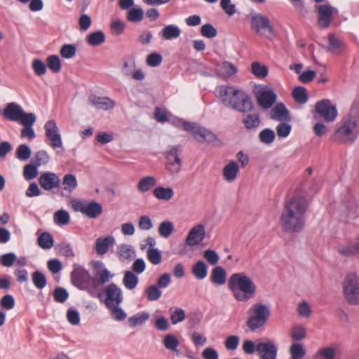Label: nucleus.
<instances>
[{"label":"nucleus","instance_id":"nucleus-32","mask_svg":"<svg viewBox=\"0 0 359 359\" xmlns=\"http://www.w3.org/2000/svg\"><path fill=\"white\" fill-rule=\"evenodd\" d=\"M86 40L89 45L97 46L104 43L105 34L102 31H96L88 34Z\"/></svg>","mask_w":359,"mask_h":359},{"label":"nucleus","instance_id":"nucleus-53","mask_svg":"<svg viewBox=\"0 0 359 359\" xmlns=\"http://www.w3.org/2000/svg\"><path fill=\"white\" fill-rule=\"evenodd\" d=\"M145 293L147 294V299L151 302L158 300L162 294L158 287L154 285L149 286L145 290Z\"/></svg>","mask_w":359,"mask_h":359},{"label":"nucleus","instance_id":"nucleus-47","mask_svg":"<svg viewBox=\"0 0 359 359\" xmlns=\"http://www.w3.org/2000/svg\"><path fill=\"white\" fill-rule=\"evenodd\" d=\"M144 17L143 10L140 8H132L127 14V20L131 22H141Z\"/></svg>","mask_w":359,"mask_h":359},{"label":"nucleus","instance_id":"nucleus-3","mask_svg":"<svg viewBox=\"0 0 359 359\" xmlns=\"http://www.w3.org/2000/svg\"><path fill=\"white\" fill-rule=\"evenodd\" d=\"M228 287L233 297L241 302H247L253 298L257 290L252 279L245 273L232 274L228 281Z\"/></svg>","mask_w":359,"mask_h":359},{"label":"nucleus","instance_id":"nucleus-15","mask_svg":"<svg viewBox=\"0 0 359 359\" xmlns=\"http://www.w3.org/2000/svg\"><path fill=\"white\" fill-rule=\"evenodd\" d=\"M205 236V226L201 224H198L190 229L186 238L185 243L188 246H196L203 241Z\"/></svg>","mask_w":359,"mask_h":359},{"label":"nucleus","instance_id":"nucleus-30","mask_svg":"<svg viewBox=\"0 0 359 359\" xmlns=\"http://www.w3.org/2000/svg\"><path fill=\"white\" fill-rule=\"evenodd\" d=\"M156 184V180L152 176L142 177L137 183V188L139 191L144 193L149 191Z\"/></svg>","mask_w":359,"mask_h":359},{"label":"nucleus","instance_id":"nucleus-31","mask_svg":"<svg viewBox=\"0 0 359 359\" xmlns=\"http://www.w3.org/2000/svg\"><path fill=\"white\" fill-rule=\"evenodd\" d=\"M138 282L139 278L133 272L130 271L125 272L123 278V284L126 288L132 290L137 287Z\"/></svg>","mask_w":359,"mask_h":359},{"label":"nucleus","instance_id":"nucleus-16","mask_svg":"<svg viewBox=\"0 0 359 359\" xmlns=\"http://www.w3.org/2000/svg\"><path fill=\"white\" fill-rule=\"evenodd\" d=\"M39 184L44 190L50 191L60 187V180L55 173L46 172L39 177Z\"/></svg>","mask_w":359,"mask_h":359},{"label":"nucleus","instance_id":"nucleus-14","mask_svg":"<svg viewBox=\"0 0 359 359\" xmlns=\"http://www.w3.org/2000/svg\"><path fill=\"white\" fill-rule=\"evenodd\" d=\"M256 351L260 359H276L278 348L271 340L267 339L257 344Z\"/></svg>","mask_w":359,"mask_h":359},{"label":"nucleus","instance_id":"nucleus-56","mask_svg":"<svg viewBox=\"0 0 359 359\" xmlns=\"http://www.w3.org/2000/svg\"><path fill=\"white\" fill-rule=\"evenodd\" d=\"M76 48L73 44H65L61 47L60 53L64 58L69 59L76 55Z\"/></svg>","mask_w":359,"mask_h":359},{"label":"nucleus","instance_id":"nucleus-4","mask_svg":"<svg viewBox=\"0 0 359 359\" xmlns=\"http://www.w3.org/2000/svg\"><path fill=\"white\" fill-rule=\"evenodd\" d=\"M359 135V119L350 117L342 121L341 126L336 130L334 138L341 142L352 143Z\"/></svg>","mask_w":359,"mask_h":359},{"label":"nucleus","instance_id":"nucleus-17","mask_svg":"<svg viewBox=\"0 0 359 359\" xmlns=\"http://www.w3.org/2000/svg\"><path fill=\"white\" fill-rule=\"evenodd\" d=\"M276 94L272 88H266L259 92L257 102L264 109L271 108L276 102Z\"/></svg>","mask_w":359,"mask_h":359},{"label":"nucleus","instance_id":"nucleus-48","mask_svg":"<svg viewBox=\"0 0 359 359\" xmlns=\"http://www.w3.org/2000/svg\"><path fill=\"white\" fill-rule=\"evenodd\" d=\"M252 74L259 79H264L268 74V68L265 65H262L258 62H254L251 65Z\"/></svg>","mask_w":359,"mask_h":359},{"label":"nucleus","instance_id":"nucleus-13","mask_svg":"<svg viewBox=\"0 0 359 359\" xmlns=\"http://www.w3.org/2000/svg\"><path fill=\"white\" fill-rule=\"evenodd\" d=\"M318 13V24L323 28H327L337 11L329 4H322L316 6Z\"/></svg>","mask_w":359,"mask_h":359},{"label":"nucleus","instance_id":"nucleus-40","mask_svg":"<svg viewBox=\"0 0 359 359\" xmlns=\"http://www.w3.org/2000/svg\"><path fill=\"white\" fill-rule=\"evenodd\" d=\"M276 138L274 131L269 128L262 130L259 134V140L264 144H271Z\"/></svg>","mask_w":359,"mask_h":359},{"label":"nucleus","instance_id":"nucleus-19","mask_svg":"<svg viewBox=\"0 0 359 359\" xmlns=\"http://www.w3.org/2000/svg\"><path fill=\"white\" fill-rule=\"evenodd\" d=\"M116 243V240L113 236H101L96 239L95 250L96 253L102 256L105 255L109 250Z\"/></svg>","mask_w":359,"mask_h":359},{"label":"nucleus","instance_id":"nucleus-27","mask_svg":"<svg viewBox=\"0 0 359 359\" xmlns=\"http://www.w3.org/2000/svg\"><path fill=\"white\" fill-rule=\"evenodd\" d=\"M154 196L161 201H168L174 196V191L171 187H156L153 190Z\"/></svg>","mask_w":359,"mask_h":359},{"label":"nucleus","instance_id":"nucleus-21","mask_svg":"<svg viewBox=\"0 0 359 359\" xmlns=\"http://www.w3.org/2000/svg\"><path fill=\"white\" fill-rule=\"evenodd\" d=\"M270 118L278 121H286L290 120L289 111L285 106L282 103L277 104L271 110Z\"/></svg>","mask_w":359,"mask_h":359},{"label":"nucleus","instance_id":"nucleus-58","mask_svg":"<svg viewBox=\"0 0 359 359\" xmlns=\"http://www.w3.org/2000/svg\"><path fill=\"white\" fill-rule=\"evenodd\" d=\"M306 337V329L302 325H295L291 329V337L295 341H300Z\"/></svg>","mask_w":359,"mask_h":359},{"label":"nucleus","instance_id":"nucleus-46","mask_svg":"<svg viewBox=\"0 0 359 359\" xmlns=\"http://www.w3.org/2000/svg\"><path fill=\"white\" fill-rule=\"evenodd\" d=\"M292 97L299 104L306 103L308 100L306 88L301 86L294 88L292 91Z\"/></svg>","mask_w":359,"mask_h":359},{"label":"nucleus","instance_id":"nucleus-28","mask_svg":"<svg viewBox=\"0 0 359 359\" xmlns=\"http://www.w3.org/2000/svg\"><path fill=\"white\" fill-rule=\"evenodd\" d=\"M337 351L336 344H331L320 348L316 355L321 359H335Z\"/></svg>","mask_w":359,"mask_h":359},{"label":"nucleus","instance_id":"nucleus-1","mask_svg":"<svg viewBox=\"0 0 359 359\" xmlns=\"http://www.w3.org/2000/svg\"><path fill=\"white\" fill-rule=\"evenodd\" d=\"M307 203L304 198L297 196L286 202L281 217L280 224L284 231H299L304 226Z\"/></svg>","mask_w":359,"mask_h":359},{"label":"nucleus","instance_id":"nucleus-9","mask_svg":"<svg viewBox=\"0 0 359 359\" xmlns=\"http://www.w3.org/2000/svg\"><path fill=\"white\" fill-rule=\"evenodd\" d=\"M72 284L80 290H87L90 287V275L83 266L74 265L71 273Z\"/></svg>","mask_w":359,"mask_h":359},{"label":"nucleus","instance_id":"nucleus-54","mask_svg":"<svg viewBox=\"0 0 359 359\" xmlns=\"http://www.w3.org/2000/svg\"><path fill=\"white\" fill-rule=\"evenodd\" d=\"M49 161V156L46 151L41 150L37 151L33 158L32 162L36 165L40 166L43 164H46Z\"/></svg>","mask_w":359,"mask_h":359},{"label":"nucleus","instance_id":"nucleus-52","mask_svg":"<svg viewBox=\"0 0 359 359\" xmlns=\"http://www.w3.org/2000/svg\"><path fill=\"white\" fill-rule=\"evenodd\" d=\"M55 249L58 253L66 257H74L75 256L71 245L67 243L64 242L57 245Z\"/></svg>","mask_w":359,"mask_h":359},{"label":"nucleus","instance_id":"nucleus-51","mask_svg":"<svg viewBox=\"0 0 359 359\" xmlns=\"http://www.w3.org/2000/svg\"><path fill=\"white\" fill-rule=\"evenodd\" d=\"M147 257L149 262L154 265L160 264L162 260V256L160 250L154 248H149L147 250Z\"/></svg>","mask_w":359,"mask_h":359},{"label":"nucleus","instance_id":"nucleus-12","mask_svg":"<svg viewBox=\"0 0 359 359\" xmlns=\"http://www.w3.org/2000/svg\"><path fill=\"white\" fill-rule=\"evenodd\" d=\"M106 299L104 304L107 308L119 305L123 302L121 289L115 283H110L104 288Z\"/></svg>","mask_w":359,"mask_h":359},{"label":"nucleus","instance_id":"nucleus-25","mask_svg":"<svg viewBox=\"0 0 359 359\" xmlns=\"http://www.w3.org/2000/svg\"><path fill=\"white\" fill-rule=\"evenodd\" d=\"M102 212V206L100 203L92 201L86 203L83 215L90 219L98 217Z\"/></svg>","mask_w":359,"mask_h":359},{"label":"nucleus","instance_id":"nucleus-44","mask_svg":"<svg viewBox=\"0 0 359 359\" xmlns=\"http://www.w3.org/2000/svg\"><path fill=\"white\" fill-rule=\"evenodd\" d=\"M182 151V147L180 145L169 146L166 151L167 161L182 162L179 157V154Z\"/></svg>","mask_w":359,"mask_h":359},{"label":"nucleus","instance_id":"nucleus-2","mask_svg":"<svg viewBox=\"0 0 359 359\" xmlns=\"http://www.w3.org/2000/svg\"><path fill=\"white\" fill-rule=\"evenodd\" d=\"M217 92V97L226 107L242 113H248L253 109L251 98L242 90L233 86H221Z\"/></svg>","mask_w":359,"mask_h":359},{"label":"nucleus","instance_id":"nucleus-41","mask_svg":"<svg viewBox=\"0 0 359 359\" xmlns=\"http://www.w3.org/2000/svg\"><path fill=\"white\" fill-rule=\"evenodd\" d=\"M136 69L135 60L133 57H126L123 59L122 73L126 76H130Z\"/></svg>","mask_w":359,"mask_h":359},{"label":"nucleus","instance_id":"nucleus-18","mask_svg":"<svg viewBox=\"0 0 359 359\" xmlns=\"http://www.w3.org/2000/svg\"><path fill=\"white\" fill-rule=\"evenodd\" d=\"M95 271L96 278L91 280V283L101 285L109 282L114 277V274L111 273L102 262H97L95 264Z\"/></svg>","mask_w":359,"mask_h":359},{"label":"nucleus","instance_id":"nucleus-36","mask_svg":"<svg viewBox=\"0 0 359 359\" xmlns=\"http://www.w3.org/2000/svg\"><path fill=\"white\" fill-rule=\"evenodd\" d=\"M181 31L176 25L165 26L161 31L163 37L166 40L176 39L180 35Z\"/></svg>","mask_w":359,"mask_h":359},{"label":"nucleus","instance_id":"nucleus-61","mask_svg":"<svg viewBox=\"0 0 359 359\" xmlns=\"http://www.w3.org/2000/svg\"><path fill=\"white\" fill-rule=\"evenodd\" d=\"M31 156V149L26 144L20 145L16 150V156L20 160H27Z\"/></svg>","mask_w":359,"mask_h":359},{"label":"nucleus","instance_id":"nucleus-34","mask_svg":"<svg viewBox=\"0 0 359 359\" xmlns=\"http://www.w3.org/2000/svg\"><path fill=\"white\" fill-rule=\"evenodd\" d=\"M191 271L196 278L203 280L207 276V266L203 261L200 260L193 266Z\"/></svg>","mask_w":359,"mask_h":359},{"label":"nucleus","instance_id":"nucleus-63","mask_svg":"<svg viewBox=\"0 0 359 359\" xmlns=\"http://www.w3.org/2000/svg\"><path fill=\"white\" fill-rule=\"evenodd\" d=\"M138 227L143 231H149L153 228V223L148 215H141L139 218Z\"/></svg>","mask_w":359,"mask_h":359},{"label":"nucleus","instance_id":"nucleus-50","mask_svg":"<svg viewBox=\"0 0 359 359\" xmlns=\"http://www.w3.org/2000/svg\"><path fill=\"white\" fill-rule=\"evenodd\" d=\"M47 66L54 73H58L61 69L60 59L57 55H50L46 59Z\"/></svg>","mask_w":359,"mask_h":359},{"label":"nucleus","instance_id":"nucleus-38","mask_svg":"<svg viewBox=\"0 0 359 359\" xmlns=\"http://www.w3.org/2000/svg\"><path fill=\"white\" fill-rule=\"evenodd\" d=\"M38 245L43 249H50L54 244V240L51 234L47 232L42 233L37 240Z\"/></svg>","mask_w":359,"mask_h":359},{"label":"nucleus","instance_id":"nucleus-45","mask_svg":"<svg viewBox=\"0 0 359 359\" xmlns=\"http://www.w3.org/2000/svg\"><path fill=\"white\" fill-rule=\"evenodd\" d=\"M328 50L333 53H338L343 48L342 42L339 40L333 34L328 35Z\"/></svg>","mask_w":359,"mask_h":359},{"label":"nucleus","instance_id":"nucleus-39","mask_svg":"<svg viewBox=\"0 0 359 359\" xmlns=\"http://www.w3.org/2000/svg\"><path fill=\"white\" fill-rule=\"evenodd\" d=\"M175 227L172 222L170 221H164L160 223L158 232L159 235L163 238H168L174 231Z\"/></svg>","mask_w":359,"mask_h":359},{"label":"nucleus","instance_id":"nucleus-29","mask_svg":"<svg viewBox=\"0 0 359 359\" xmlns=\"http://www.w3.org/2000/svg\"><path fill=\"white\" fill-rule=\"evenodd\" d=\"M242 122L248 130H252L259 126L261 120L258 114H250L242 119Z\"/></svg>","mask_w":359,"mask_h":359},{"label":"nucleus","instance_id":"nucleus-7","mask_svg":"<svg viewBox=\"0 0 359 359\" xmlns=\"http://www.w3.org/2000/svg\"><path fill=\"white\" fill-rule=\"evenodd\" d=\"M251 311L253 315L248 320L247 325L252 331H255L263 327L270 314L268 306L262 304H254Z\"/></svg>","mask_w":359,"mask_h":359},{"label":"nucleus","instance_id":"nucleus-33","mask_svg":"<svg viewBox=\"0 0 359 359\" xmlns=\"http://www.w3.org/2000/svg\"><path fill=\"white\" fill-rule=\"evenodd\" d=\"M337 250L340 255L346 257L358 254L355 242L339 245Z\"/></svg>","mask_w":359,"mask_h":359},{"label":"nucleus","instance_id":"nucleus-11","mask_svg":"<svg viewBox=\"0 0 359 359\" xmlns=\"http://www.w3.org/2000/svg\"><path fill=\"white\" fill-rule=\"evenodd\" d=\"M45 134L50 141V146L53 149L62 147V142L59 128L54 120H49L44 126Z\"/></svg>","mask_w":359,"mask_h":359},{"label":"nucleus","instance_id":"nucleus-37","mask_svg":"<svg viewBox=\"0 0 359 359\" xmlns=\"http://www.w3.org/2000/svg\"><path fill=\"white\" fill-rule=\"evenodd\" d=\"M62 185L63 187L64 190L68 192H72L76 188L78 185L75 175L72 174L65 175L63 177Z\"/></svg>","mask_w":359,"mask_h":359},{"label":"nucleus","instance_id":"nucleus-23","mask_svg":"<svg viewBox=\"0 0 359 359\" xmlns=\"http://www.w3.org/2000/svg\"><path fill=\"white\" fill-rule=\"evenodd\" d=\"M239 172V165L235 161H231L222 170L224 179L229 183L234 182Z\"/></svg>","mask_w":359,"mask_h":359},{"label":"nucleus","instance_id":"nucleus-35","mask_svg":"<svg viewBox=\"0 0 359 359\" xmlns=\"http://www.w3.org/2000/svg\"><path fill=\"white\" fill-rule=\"evenodd\" d=\"M226 271L221 266H217L212 272L211 280L217 285H224L226 282Z\"/></svg>","mask_w":359,"mask_h":359},{"label":"nucleus","instance_id":"nucleus-5","mask_svg":"<svg viewBox=\"0 0 359 359\" xmlns=\"http://www.w3.org/2000/svg\"><path fill=\"white\" fill-rule=\"evenodd\" d=\"M346 299L351 304H359V276L354 273L346 275L343 282Z\"/></svg>","mask_w":359,"mask_h":359},{"label":"nucleus","instance_id":"nucleus-26","mask_svg":"<svg viewBox=\"0 0 359 359\" xmlns=\"http://www.w3.org/2000/svg\"><path fill=\"white\" fill-rule=\"evenodd\" d=\"M117 254L121 260H131L135 255L134 248L129 244H121L117 248Z\"/></svg>","mask_w":359,"mask_h":359},{"label":"nucleus","instance_id":"nucleus-57","mask_svg":"<svg viewBox=\"0 0 359 359\" xmlns=\"http://www.w3.org/2000/svg\"><path fill=\"white\" fill-rule=\"evenodd\" d=\"M163 345L167 349L176 351L179 341L173 334H167L163 339Z\"/></svg>","mask_w":359,"mask_h":359},{"label":"nucleus","instance_id":"nucleus-8","mask_svg":"<svg viewBox=\"0 0 359 359\" xmlns=\"http://www.w3.org/2000/svg\"><path fill=\"white\" fill-rule=\"evenodd\" d=\"M250 26L256 33L267 39H271L274 36L273 28L269 18L266 15L260 13L252 15Z\"/></svg>","mask_w":359,"mask_h":359},{"label":"nucleus","instance_id":"nucleus-62","mask_svg":"<svg viewBox=\"0 0 359 359\" xmlns=\"http://www.w3.org/2000/svg\"><path fill=\"white\" fill-rule=\"evenodd\" d=\"M185 319V311L181 308H176L170 316V320L173 325L182 322Z\"/></svg>","mask_w":359,"mask_h":359},{"label":"nucleus","instance_id":"nucleus-43","mask_svg":"<svg viewBox=\"0 0 359 359\" xmlns=\"http://www.w3.org/2000/svg\"><path fill=\"white\" fill-rule=\"evenodd\" d=\"M53 219L56 224L64 226L69 224L70 217L67 211L60 210L54 213Z\"/></svg>","mask_w":359,"mask_h":359},{"label":"nucleus","instance_id":"nucleus-24","mask_svg":"<svg viewBox=\"0 0 359 359\" xmlns=\"http://www.w3.org/2000/svg\"><path fill=\"white\" fill-rule=\"evenodd\" d=\"M218 75L224 79L229 78L237 72L236 67L231 62H223L216 67Z\"/></svg>","mask_w":359,"mask_h":359},{"label":"nucleus","instance_id":"nucleus-42","mask_svg":"<svg viewBox=\"0 0 359 359\" xmlns=\"http://www.w3.org/2000/svg\"><path fill=\"white\" fill-rule=\"evenodd\" d=\"M32 280L34 286L39 290L45 287L47 283L45 275L39 271H36L32 273Z\"/></svg>","mask_w":359,"mask_h":359},{"label":"nucleus","instance_id":"nucleus-6","mask_svg":"<svg viewBox=\"0 0 359 359\" xmlns=\"http://www.w3.org/2000/svg\"><path fill=\"white\" fill-rule=\"evenodd\" d=\"M183 129L194 135H199L208 144L217 145L220 141L217 136L210 130L197 123L182 121Z\"/></svg>","mask_w":359,"mask_h":359},{"label":"nucleus","instance_id":"nucleus-59","mask_svg":"<svg viewBox=\"0 0 359 359\" xmlns=\"http://www.w3.org/2000/svg\"><path fill=\"white\" fill-rule=\"evenodd\" d=\"M32 67L34 73L39 76L44 75L46 72V64L39 59H34L32 61Z\"/></svg>","mask_w":359,"mask_h":359},{"label":"nucleus","instance_id":"nucleus-60","mask_svg":"<svg viewBox=\"0 0 359 359\" xmlns=\"http://www.w3.org/2000/svg\"><path fill=\"white\" fill-rule=\"evenodd\" d=\"M297 312L303 318H309L311 314V309L306 301L300 302L297 306Z\"/></svg>","mask_w":359,"mask_h":359},{"label":"nucleus","instance_id":"nucleus-20","mask_svg":"<svg viewBox=\"0 0 359 359\" xmlns=\"http://www.w3.org/2000/svg\"><path fill=\"white\" fill-rule=\"evenodd\" d=\"M88 102L98 109L109 110L115 107V102L109 97H99L91 95L88 98Z\"/></svg>","mask_w":359,"mask_h":359},{"label":"nucleus","instance_id":"nucleus-55","mask_svg":"<svg viewBox=\"0 0 359 359\" xmlns=\"http://www.w3.org/2000/svg\"><path fill=\"white\" fill-rule=\"evenodd\" d=\"M37 167L34 163L27 164L24 167L23 175L27 180H31L37 176Z\"/></svg>","mask_w":359,"mask_h":359},{"label":"nucleus","instance_id":"nucleus-10","mask_svg":"<svg viewBox=\"0 0 359 359\" xmlns=\"http://www.w3.org/2000/svg\"><path fill=\"white\" fill-rule=\"evenodd\" d=\"M316 112L327 122H332L337 116V109L329 100H322L316 104Z\"/></svg>","mask_w":359,"mask_h":359},{"label":"nucleus","instance_id":"nucleus-64","mask_svg":"<svg viewBox=\"0 0 359 359\" xmlns=\"http://www.w3.org/2000/svg\"><path fill=\"white\" fill-rule=\"evenodd\" d=\"M217 29L210 24H205L201 27V34L204 37L211 39L217 35Z\"/></svg>","mask_w":359,"mask_h":359},{"label":"nucleus","instance_id":"nucleus-22","mask_svg":"<svg viewBox=\"0 0 359 359\" xmlns=\"http://www.w3.org/2000/svg\"><path fill=\"white\" fill-rule=\"evenodd\" d=\"M23 110L18 104L12 102L9 103L4 110V116L6 118L13 121H19L22 116Z\"/></svg>","mask_w":359,"mask_h":359},{"label":"nucleus","instance_id":"nucleus-49","mask_svg":"<svg viewBox=\"0 0 359 359\" xmlns=\"http://www.w3.org/2000/svg\"><path fill=\"white\" fill-rule=\"evenodd\" d=\"M149 318V314L147 312H142L133 316L128 318L129 325L135 327L139 325H142Z\"/></svg>","mask_w":359,"mask_h":359}]
</instances>
